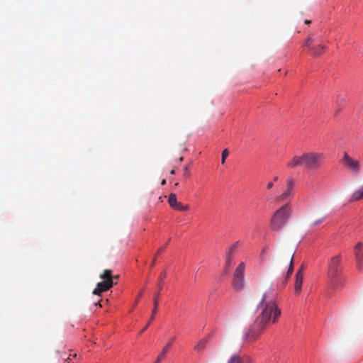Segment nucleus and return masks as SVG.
Returning a JSON list of instances; mask_svg holds the SVG:
<instances>
[{"label":"nucleus","instance_id":"obj_23","mask_svg":"<svg viewBox=\"0 0 363 363\" xmlns=\"http://www.w3.org/2000/svg\"><path fill=\"white\" fill-rule=\"evenodd\" d=\"M314 41L313 37L309 36L304 43V46L309 47L311 48V44Z\"/></svg>","mask_w":363,"mask_h":363},{"label":"nucleus","instance_id":"obj_18","mask_svg":"<svg viewBox=\"0 0 363 363\" xmlns=\"http://www.w3.org/2000/svg\"><path fill=\"white\" fill-rule=\"evenodd\" d=\"M166 277H167V272L165 271H163L162 272H161V274L159 276V280H158V284H157V288H158L159 291L162 290L163 281Z\"/></svg>","mask_w":363,"mask_h":363},{"label":"nucleus","instance_id":"obj_5","mask_svg":"<svg viewBox=\"0 0 363 363\" xmlns=\"http://www.w3.org/2000/svg\"><path fill=\"white\" fill-rule=\"evenodd\" d=\"M244 271L245 264L241 262L236 268L233 279V286L237 291L242 290L245 286Z\"/></svg>","mask_w":363,"mask_h":363},{"label":"nucleus","instance_id":"obj_7","mask_svg":"<svg viewBox=\"0 0 363 363\" xmlns=\"http://www.w3.org/2000/svg\"><path fill=\"white\" fill-rule=\"evenodd\" d=\"M340 256L337 255L331 258L330 262L329 264L328 268V277L331 279V284H335L333 283V279H335L338 274L340 273Z\"/></svg>","mask_w":363,"mask_h":363},{"label":"nucleus","instance_id":"obj_13","mask_svg":"<svg viewBox=\"0 0 363 363\" xmlns=\"http://www.w3.org/2000/svg\"><path fill=\"white\" fill-rule=\"evenodd\" d=\"M175 340V337H171L167 342V345L164 347L160 354L157 356L155 363H160L161 360L164 357L168 350L172 347L173 342Z\"/></svg>","mask_w":363,"mask_h":363},{"label":"nucleus","instance_id":"obj_40","mask_svg":"<svg viewBox=\"0 0 363 363\" xmlns=\"http://www.w3.org/2000/svg\"><path fill=\"white\" fill-rule=\"evenodd\" d=\"M72 356H73V357H76L77 354H74Z\"/></svg>","mask_w":363,"mask_h":363},{"label":"nucleus","instance_id":"obj_3","mask_svg":"<svg viewBox=\"0 0 363 363\" xmlns=\"http://www.w3.org/2000/svg\"><path fill=\"white\" fill-rule=\"evenodd\" d=\"M291 213V208L289 203H286L277 209L272 219L271 228L274 230H280L287 222Z\"/></svg>","mask_w":363,"mask_h":363},{"label":"nucleus","instance_id":"obj_11","mask_svg":"<svg viewBox=\"0 0 363 363\" xmlns=\"http://www.w3.org/2000/svg\"><path fill=\"white\" fill-rule=\"evenodd\" d=\"M160 296V291L158 290V291L155 294L154 298H153V301H152V303H153V309L152 311L151 318H150V320L148 321L147 324L141 330L140 333H143L147 328L148 325L150 324L151 321L153 320V318L157 311Z\"/></svg>","mask_w":363,"mask_h":363},{"label":"nucleus","instance_id":"obj_9","mask_svg":"<svg viewBox=\"0 0 363 363\" xmlns=\"http://www.w3.org/2000/svg\"><path fill=\"white\" fill-rule=\"evenodd\" d=\"M295 185V180L292 177H289L286 179V189L280 195L279 199L284 200L293 196V189Z\"/></svg>","mask_w":363,"mask_h":363},{"label":"nucleus","instance_id":"obj_39","mask_svg":"<svg viewBox=\"0 0 363 363\" xmlns=\"http://www.w3.org/2000/svg\"><path fill=\"white\" fill-rule=\"evenodd\" d=\"M69 357H67V359H66V361H67V362H68V363H69Z\"/></svg>","mask_w":363,"mask_h":363},{"label":"nucleus","instance_id":"obj_32","mask_svg":"<svg viewBox=\"0 0 363 363\" xmlns=\"http://www.w3.org/2000/svg\"><path fill=\"white\" fill-rule=\"evenodd\" d=\"M155 262V259H153V261L152 262L151 267H153V266H154Z\"/></svg>","mask_w":363,"mask_h":363},{"label":"nucleus","instance_id":"obj_25","mask_svg":"<svg viewBox=\"0 0 363 363\" xmlns=\"http://www.w3.org/2000/svg\"><path fill=\"white\" fill-rule=\"evenodd\" d=\"M267 253V249L266 248H264L262 252H261V254H260V259H261V262H263L264 259V255L265 254Z\"/></svg>","mask_w":363,"mask_h":363},{"label":"nucleus","instance_id":"obj_38","mask_svg":"<svg viewBox=\"0 0 363 363\" xmlns=\"http://www.w3.org/2000/svg\"><path fill=\"white\" fill-rule=\"evenodd\" d=\"M182 160H183V157H181L179 158V161H180V162H182Z\"/></svg>","mask_w":363,"mask_h":363},{"label":"nucleus","instance_id":"obj_27","mask_svg":"<svg viewBox=\"0 0 363 363\" xmlns=\"http://www.w3.org/2000/svg\"><path fill=\"white\" fill-rule=\"evenodd\" d=\"M321 222H322V219H320V220H316V221L313 222L311 225H312L313 226H315V225H318V224H319V223H320Z\"/></svg>","mask_w":363,"mask_h":363},{"label":"nucleus","instance_id":"obj_24","mask_svg":"<svg viewBox=\"0 0 363 363\" xmlns=\"http://www.w3.org/2000/svg\"><path fill=\"white\" fill-rule=\"evenodd\" d=\"M183 171H184V176L187 177H189L190 172L189 171L187 166L184 167Z\"/></svg>","mask_w":363,"mask_h":363},{"label":"nucleus","instance_id":"obj_10","mask_svg":"<svg viewBox=\"0 0 363 363\" xmlns=\"http://www.w3.org/2000/svg\"><path fill=\"white\" fill-rule=\"evenodd\" d=\"M168 202L169 206L175 210L184 211H186L189 208V205L183 204L180 202L177 201L176 194H170L168 199Z\"/></svg>","mask_w":363,"mask_h":363},{"label":"nucleus","instance_id":"obj_20","mask_svg":"<svg viewBox=\"0 0 363 363\" xmlns=\"http://www.w3.org/2000/svg\"><path fill=\"white\" fill-rule=\"evenodd\" d=\"M232 256L230 254L226 255V262H225V272L228 273L229 271V267L231 264Z\"/></svg>","mask_w":363,"mask_h":363},{"label":"nucleus","instance_id":"obj_26","mask_svg":"<svg viewBox=\"0 0 363 363\" xmlns=\"http://www.w3.org/2000/svg\"><path fill=\"white\" fill-rule=\"evenodd\" d=\"M273 186H274L273 182H268V184L267 185V189H271L272 188H273Z\"/></svg>","mask_w":363,"mask_h":363},{"label":"nucleus","instance_id":"obj_19","mask_svg":"<svg viewBox=\"0 0 363 363\" xmlns=\"http://www.w3.org/2000/svg\"><path fill=\"white\" fill-rule=\"evenodd\" d=\"M227 363H243V359L238 354L232 355Z\"/></svg>","mask_w":363,"mask_h":363},{"label":"nucleus","instance_id":"obj_34","mask_svg":"<svg viewBox=\"0 0 363 363\" xmlns=\"http://www.w3.org/2000/svg\"><path fill=\"white\" fill-rule=\"evenodd\" d=\"M277 180H278V177L277 176L274 177V181L277 182Z\"/></svg>","mask_w":363,"mask_h":363},{"label":"nucleus","instance_id":"obj_28","mask_svg":"<svg viewBox=\"0 0 363 363\" xmlns=\"http://www.w3.org/2000/svg\"><path fill=\"white\" fill-rule=\"evenodd\" d=\"M235 248V245H233L230 247V251L233 252Z\"/></svg>","mask_w":363,"mask_h":363},{"label":"nucleus","instance_id":"obj_16","mask_svg":"<svg viewBox=\"0 0 363 363\" xmlns=\"http://www.w3.org/2000/svg\"><path fill=\"white\" fill-rule=\"evenodd\" d=\"M208 344V339L207 338H203L201 339L194 347V350L197 352H201L204 350L206 345Z\"/></svg>","mask_w":363,"mask_h":363},{"label":"nucleus","instance_id":"obj_36","mask_svg":"<svg viewBox=\"0 0 363 363\" xmlns=\"http://www.w3.org/2000/svg\"><path fill=\"white\" fill-rule=\"evenodd\" d=\"M159 200H160L161 201H162V196H160V197H159Z\"/></svg>","mask_w":363,"mask_h":363},{"label":"nucleus","instance_id":"obj_4","mask_svg":"<svg viewBox=\"0 0 363 363\" xmlns=\"http://www.w3.org/2000/svg\"><path fill=\"white\" fill-rule=\"evenodd\" d=\"M99 278L104 281L97 284L96 287L93 291V294L101 296V293L109 290L116 282H113V279H118V276H112L111 269H105L99 275Z\"/></svg>","mask_w":363,"mask_h":363},{"label":"nucleus","instance_id":"obj_21","mask_svg":"<svg viewBox=\"0 0 363 363\" xmlns=\"http://www.w3.org/2000/svg\"><path fill=\"white\" fill-rule=\"evenodd\" d=\"M228 155H229V151L228 149H225L223 150L222 154H221V163L223 164L225 163V159L228 156Z\"/></svg>","mask_w":363,"mask_h":363},{"label":"nucleus","instance_id":"obj_22","mask_svg":"<svg viewBox=\"0 0 363 363\" xmlns=\"http://www.w3.org/2000/svg\"><path fill=\"white\" fill-rule=\"evenodd\" d=\"M362 247H363V245H362V242L357 243V245L354 247L355 253L357 252L362 253Z\"/></svg>","mask_w":363,"mask_h":363},{"label":"nucleus","instance_id":"obj_35","mask_svg":"<svg viewBox=\"0 0 363 363\" xmlns=\"http://www.w3.org/2000/svg\"><path fill=\"white\" fill-rule=\"evenodd\" d=\"M232 252H233L230 251V250H229L227 252L226 255H227V254H230V255L232 256Z\"/></svg>","mask_w":363,"mask_h":363},{"label":"nucleus","instance_id":"obj_1","mask_svg":"<svg viewBox=\"0 0 363 363\" xmlns=\"http://www.w3.org/2000/svg\"><path fill=\"white\" fill-rule=\"evenodd\" d=\"M277 293L270 287L262 295V299L257 306L259 314L254 323L245 335V340L253 341L269 324L277 322L281 315V309L276 302Z\"/></svg>","mask_w":363,"mask_h":363},{"label":"nucleus","instance_id":"obj_33","mask_svg":"<svg viewBox=\"0 0 363 363\" xmlns=\"http://www.w3.org/2000/svg\"><path fill=\"white\" fill-rule=\"evenodd\" d=\"M170 174H175V171L174 169L171 170Z\"/></svg>","mask_w":363,"mask_h":363},{"label":"nucleus","instance_id":"obj_12","mask_svg":"<svg viewBox=\"0 0 363 363\" xmlns=\"http://www.w3.org/2000/svg\"><path fill=\"white\" fill-rule=\"evenodd\" d=\"M303 274L302 272V268H301L296 274V281L294 290L296 294H299L301 291V286L303 284Z\"/></svg>","mask_w":363,"mask_h":363},{"label":"nucleus","instance_id":"obj_37","mask_svg":"<svg viewBox=\"0 0 363 363\" xmlns=\"http://www.w3.org/2000/svg\"><path fill=\"white\" fill-rule=\"evenodd\" d=\"M96 305H99V306L101 307V304H100V301H99L98 303H96Z\"/></svg>","mask_w":363,"mask_h":363},{"label":"nucleus","instance_id":"obj_6","mask_svg":"<svg viewBox=\"0 0 363 363\" xmlns=\"http://www.w3.org/2000/svg\"><path fill=\"white\" fill-rule=\"evenodd\" d=\"M293 259L294 253H289L285 257H281L278 262V267L280 269V270L284 272V270L286 269L285 281H287L288 278L293 272Z\"/></svg>","mask_w":363,"mask_h":363},{"label":"nucleus","instance_id":"obj_8","mask_svg":"<svg viewBox=\"0 0 363 363\" xmlns=\"http://www.w3.org/2000/svg\"><path fill=\"white\" fill-rule=\"evenodd\" d=\"M342 162L352 172L354 175H358L361 169L359 161L352 159L345 152L342 158Z\"/></svg>","mask_w":363,"mask_h":363},{"label":"nucleus","instance_id":"obj_14","mask_svg":"<svg viewBox=\"0 0 363 363\" xmlns=\"http://www.w3.org/2000/svg\"><path fill=\"white\" fill-rule=\"evenodd\" d=\"M363 199V186L355 191L351 196L350 201L353 202Z\"/></svg>","mask_w":363,"mask_h":363},{"label":"nucleus","instance_id":"obj_29","mask_svg":"<svg viewBox=\"0 0 363 363\" xmlns=\"http://www.w3.org/2000/svg\"><path fill=\"white\" fill-rule=\"evenodd\" d=\"M304 23L306 24H310L311 23V21L310 20H305Z\"/></svg>","mask_w":363,"mask_h":363},{"label":"nucleus","instance_id":"obj_31","mask_svg":"<svg viewBox=\"0 0 363 363\" xmlns=\"http://www.w3.org/2000/svg\"><path fill=\"white\" fill-rule=\"evenodd\" d=\"M166 184V180L165 179H162V182H161V184L162 185H164Z\"/></svg>","mask_w":363,"mask_h":363},{"label":"nucleus","instance_id":"obj_17","mask_svg":"<svg viewBox=\"0 0 363 363\" xmlns=\"http://www.w3.org/2000/svg\"><path fill=\"white\" fill-rule=\"evenodd\" d=\"M357 267L359 271H363V254L357 252L355 254Z\"/></svg>","mask_w":363,"mask_h":363},{"label":"nucleus","instance_id":"obj_15","mask_svg":"<svg viewBox=\"0 0 363 363\" xmlns=\"http://www.w3.org/2000/svg\"><path fill=\"white\" fill-rule=\"evenodd\" d=\"M326 50V47L322 45H318L317 46L311 47V55L313 56L320 55L323 51Z\"/></svg>","mask_w":363,"mask_h":363},{"label":"nucleus","instance_id":"obj_2","mask_svg":"<svg viewBox=\"0 0 363 363\" xmlns=\"http://www.w3.org/2000/svg\"><path fill=\"white\" fill-rule=\"evenodd\" d=\"M323 159V153L308 152L300 156H294L287 163L286 167L291 169L303 167L308 170H317L321 167Z\"/></svg>","mask_w":363,"mask_h":363},{"label":"nucleus","instance_id":"obj_30","mask_svg":"<svg viewBox=\"0 0 363 363\" xmlns=\"http://www.w3.org/2000/svg\"><path fill=\"white\" fill-rule=\"evenodd\" d=\"M163 250H164V248H162H162H160V249H159V250H158V251H157V255H158L159 253H160Z\"/></svg>","mask_w":363,"mask_h":363}]
</instances>
